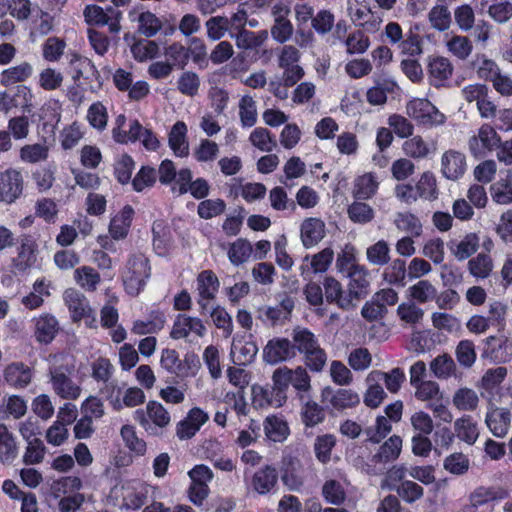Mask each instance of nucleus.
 Here are the masks:
<instances>
[{"label":"nucleus","instance_id":"1","mask_svg":"<svg viewBox=\"0 0 512 512\" xmlns=\"http://www.w3.org/2000/svg\"><path fill=\"white\" fill-rule=\"evenodd\" d=\"M73 371V365L68 363L65 356L59 354L51 358L50 382L54 393L62 399L76 400L81 394V387L71 378Z\"/></svg>","mask_w":512,"mask_h":512},{"label":"nucleus","instance_id":"2","mask_svg":"<svg viewBox=\"0 0 512 512\" xmlns=\"http://www.w3.org/2000/svg\"><path fill=\"white\" fill-rule=\"evenodd\" d=\"M293 345L296 352L304 354L306 366L314 372L323 370L327 356L320 347L316 336L308 329L297 327L292 332Z\"/></svg>","mask_w":512,"mask_h":512},{"label":"nucleus","instance_id":"3","mask_svg":"<svg viewBox=\"0 0 512 512\" xmlns=\"http://www.w3.org/2000/svg\"><path fill=\"white\" fill-rule=\"evenodd\" d=\"M150 276L149 260L143 254H133L127 260L121 274L125 291L131 296L139 295Z\"/></svg>","mask_w":512,"mask_h":512},{"label":"nucleus","instance_id":"4","mask_svg":"<svg viewBox=\"0 0 512 512\" xmlns=\"http://www.w3.org/2000/svg\"><path fill=\"white\" fill-rule=\"evenodd\" d=\"M134 419L150 434H156L157 428H165L171 421L169 412L157 401H149L145 410L137 409Z\"/></svg>","mask_w":512,"mask_h":512},{"label":"nucleus","instance_id":"5","mask_svg":"<svg viewBox=\"0 0 512 512\" xmlns=\"http://www.w3.org/2000/svg\"><path fill=\"white\" fill-rule=\"evenodd\" d=\"M407 115L418 124L436 126L445 122V116L429 100L414 98L406 105Z\"/></svg>","mask_w":512,"mask_h":512},{"label":"nucleus","instance_id":"6","mask_svg":"<svg viewBox=\"0 0 512 512\" xmlns=\"http://www.w3.org/2000/svg\"><path fill=\"white\" fill-rule=\"evenodd\" d=\"M83 15L85 21L90 25L109 27V31L113 34L119 33L121 26L120 20L122 12L114 7H107L106 9L98 5H87L84 8Z\"/></svg>","mask_w":512,"mask_h":512},{"label":"nucleus","instance_id":"7","mask_svg":"<svg viewBox=\"0 0 512 512\" xmlns=\"http://www.w3.org/2000/svg\"><path fill=\"white\" fill-rule=\"evenodd\" d=\"M481 358L495 364H506L512 360V340L504 335L489 336L483 341Z\"/></svg>","mask_w":512,"mask_h":512},{"label":"nucleus","instance_id":"8","mask_svg":"<svg viewBox=\"0 0 512 512\" xmlns=\"http://www.w3.org/2000/svg\"><path fill=\"white\" fill-rule=\"evenodd\" d=\"M402 449V439L393 435L387 439L372 456V468L370 472L374 475L382 474L388 463L394 462L398 459Z\"/></svg>","mask_w":512,"mask_h":512},{"label":"nucleus","instance_id":"9","mask_svg":"<svg viewBox=\"0 0 512 512\" xmlns=\"http://www.w3.org/2000/svg\"><path fill=\"white\" fill-rule=\"evenodd\" d=\"M499 143L500 137L494 128L484 124L479 128L478 134L469 139V149L474 157L483 158L487 152L498 147Z\"/></svg>","mask_w":512,"mask_h":512},{"label":"nucleus","instance_id":"10","mask_svg":"<svg viewBox=\"0 0 512 512\" xmlns=\"http://www.w3.org/2000/svg\"><path fill=\"white\" fill-rule=\"evenodd\" d=\"M296 356V347L287 338H273L263 349V359L268 364H278Z\"/></svg>","mask_w":512,"mask_h":512},{"label":"nucleus","instance_id":"11","mask_svg":"<svg viewBox=\"0 0 512 512\" xmlns=\"http://www.w3.org/2000/svg\"><path fill=\"white\" fill-rule=\"evenodd\" d=\"M33 335L40 344H50L58 334L60 325L56 317L50 313H42L31 320Z\"/></svg>","mask_w":512,"mask_h":512},{"label":"nucleus","instance_id":"12","mask_svg":"<svg viewBox=\"0 0 512 512\" xmlns=\"http://www.w3.org/2000/svg\"><path fill=\"white\" fill-rule=\"evenodd\" d=\"M511 419L512 413L509 409L490 405L485 415V424L495 437L503 438L508 434Z\"/></svg>","mask_w":512,"mask_h":512},{"label":"nucleus","instance_id":"13","mask_svg":"<svg viewBox=\"0 0 512 512\" xmlns=\"http://www.w3.org/2000/svg\"><path fill=\"white\" fill-rule=\"evenodd\" d=\"M191 333L198 337H203L206 334V327L203 321L200 318L185 314L177 315L170 332L171 338L175 340L183 339Z\"/></svg>","mask_w":512,"mask_h":512},{"label":"nucleus","instance_id":"14","mask_svg":"<svg viewBox=\"0 0 512 512\" xmlns=\"http://www.w3.org/2000/svg\"><path fill=\"white\" fill-rule=\"evenodd\" d=\"M23 179L20 172L9 169L0 174V202L12 203L22 193Z\"/></svg>","mask_w":512,"mask_h":512},{"label":"nucleus","instance_id":"15","mask_svg":"<svg viewBox=\"0 0 512 512\" xmlns=\"http://www.w3.org/2000/svg\"><path fill=\"white\" fill-rule=\"evenodd\" d=\"M31 100V90L25 85H17L10 90L0 91V112L8 113L12 108L28 106L31 104Z\"/></svg>","mask_w":512,"mask_h":512},{"label":"nucleus","instance_id":"16","mask_svg":"<svg viewBox=\"0 0 512 512\" xmlns=\"http://www.w3.org/2000/svg\"><path fill=\"white\" fill-rule=\"evenodd\" d=\"M3 378L10 387L23 389L31 383L33 372L28 365L22 362H13L4 369Z\"/></svg>","mask_w":512,"mask_h":512},{"label":"nucleus","instance_id":"17","mask_svg":"<svg viewBox=\"0 0 512 512\" xmlns=\"http://www.w3.org/2000/svg\"><path fill=\"white\" fill-rule=\"evenodd\" d=\"M324 296L328 303L336 304L340 309L350 310L355 307V303L348 297V291L345 292L342 285L333 277H326L323 281Z\"/></svg>","mask_w":512,"mask_h":512},{"label":"nucleus","instance_id":"18","mask_svg":"<svg viewBox=\"0 0 512 512\" xmlns=\"http://www.w3.org/2000/svg\"><path fill=\"white\" fill-rule=\"evenodd\" d=\"M349 277L348 297L355 303L369 293V273L364 266L356 267L347 274Z\"/></svg>","mask_w":512,"mask_h":512},{"label":"nucleus","instance_id":"19","mask_svg":"<svg viewBox=\"0 0 512 512\" xmlns=\"http://www.w3.org/2000/svg\"><path fill=\"white\" fill-rule=\"evenodd\" d=\"M441 171L449 180L459 179L466 171L465 155L455 150L446 151L441 159Z\"/></svg>","mask_w":512,"mask_h":512},{"label":"nucleus","instance_id":"20","mask_svg":"<svg viewBox=\"0 0 512 512\" xmlns=\"http://www.w3.org/2000/svg\"><path fill=\"white\" fill-rule=\"evenodd\" d=\"M64 302L69 309L71 318L78 322L91 315V306L87 298L75 289H67L63 295Z\"/></svg>","mask_w":512,"mask_h":512},{"label":"nucleus","instance_id":"21","mask_svg":"<svg viewBox=\"0 0 512 512\" xmlns=\"http://www.w3.org/2000/svg\"><path fill=\"white\" fill-rule=\"evenodd\" d=\"M453 73V66L449 59L445 57H435L430 59L428 64V77L431 85L434 87H443L450 79Z\"/></svg>","mask_w":512,"mask_h":512},{"label":"nucleus","instance_id":"22","mask_svg":"<svg viewBox=\"0 0 512 512\" xmlns=\"http://www.w3.org/2000/svg\"><path fill=\"white\" fill-rule=\"evenodd\" d=\"M187 132V125L183 121H177L168 134L169 147L178 157H186L189 154Z\"/></svg>","mask_w":512,"mask_h":512},{"label":"nucleus","instance_id":"23","mask_svg":"<svg viewBox=\"0 0 512 512\" xmlns=\"http://www.w3.org/2000/svg\"><path fill=\"white\" fill-rule=\"evenodd\" d=\"M325 236V224L318 218H307L301 224V240L306 248H311Z\"/></svg>","mask_w":512,"mask_h":512},{"label":"nucleus","instance_id":"24","mask_svg":"<svg viewBox=\"0 0 512 512\" xmlns=\"http://www.w3.org/2000/svg\"><path fill=\"white\" fill-rule=\"evenodd\" d=\"M278 482V472L272 466H265L256 471L252 477L253 489L261 494L269 493Z\"/></svg>","mask_w":512,"mask_h":512},{"label":"nucleus","instance_id":"25","mask_svg":"<svg viewBox=\"0 0 512 512\" xmlns=\"http://www.w3.org/2000/svg\"><path fill=\"white\" fill-rule=\"evenodd\" d=\"M405 380L402 369L394 368L390 372L372 371L367 376V383L384 382L388 391L396 393Z\"/></svg>","mask_w":512,"mask_h":512},{"label":"nucleus","instance_id":"26","mask_svg":"<svg viewBox=\"0 0 512 512\" xmlns=\"http://www.w3.org/2000/svg\"><path fill=\"white\" fill-rule=\"evenodd\" d=\"M252 404L255 408L281 407L285 402L276 399V392L270 385L255 384L251 388Z\"/></svg>","mask_w":512,"mask_h":512},{"label":"nucleus","instance_id":"27","mask_svg":"<svg viewBox=\"0 0 512 512\" xmlns=\"http://www.w3.org/2000/svg\"><path fill=\"white\" fill-rule=\"evenodd\" d=\"M455 435L459 440L472 445L479 437L478 424L470 415H463L454 422Z\"/></svg>","mask_w":512,"mask_h":512},{"label":"nucleus","instance_id":"28","mask_svg":"<svg viewBox=\"0 0 512 512\" xmlns=\"http://www.w3.org/2000/svg\"><path fill=\"white\" fill-rule=\"evenodd\" d=\"M509 492L501 487H477L470 495V503L474 507L482 506L490 501L503 500Z\"/></svg>","mask_w":512,"mask_h":512},{"label":"nucleus","instance_id":"29","mask_svg":"<svg viewBox=\"0 0 512 512\" xmlns=\"http://www.w3.org/2000/svg\"><path fill=\"white\" fill-rule=\"evenodd\" d=\"M132 21L138 22V32L147 37H154L162 29V21L152 12L144 11L133 17L129 14Z\"/></svg>","mask_w":512,"mask_h":512},{"label":"nucleus","instance_id":"30","mask_svg":"<svg viewBox=\"0 0 512 512\" xmlns=\"http://www.w3.org/2000/svg\"><path fill=\"white\" fill-rule=\"evenodd\" d=\"M18 455V447L14 435L8 427L0 425V462L3 464L12 463Z\"/></svg>","mask_w":512,"mask_h":512},{"label":"nucleus","instance_id":"31","mask_svg":"<svg viewBox=\"0 0 512 512\" xmlns=\"http://www.w3.org/2000/svg\"><path fill=\"white\" fill-rule=\"evenodd\" d=\"M480 399L477 392L468 387L455 391L452 397L453 406L459 411L472 412L478 408Z\"/></svg>","mask_w":512,"mask_h":512},{"label":"nucleus","instance_id":"32","mask_svg":"<svg viewBox=\"0 0 512 512\" xmlns=\"http://www.w3.org/2000/svg\"><path fill=\"white\" fill-rule=\"evenodd\" d=\"M33 73V67L28 62H22L16 66L5 69L0 74V83L3 86H10L27 80Z\"/></svg>","mask_w":512,"mask_h":512},{"label":"nucleus","instance_id":"33","mask_svg":"<svg viewBox=\"0 0 512 512\" xmlns=\"http://www.w3.org/2000/svg\"><path fill=\"white\" fill-rule=\"evenodd\" d=\"M230 37L235 39L236 46L242 50H253L260 47L267 38V32L255 33L246 29H241L238 33H230Z\"/></svg>","mask_w":512,"mask_h":512},{"label":"nucleus","instance_id":"34","mask_svg":"<svg viewBox=\"0 0 512 512\" xmlns=\"http://www.w3.org/2000/svg\"><path fill=\"white\" fill-rule=\"evenodd\" d=\"M166 319L162 312L153 311L147 320L134 322L132 332L137 335L153 334L163 329Z\"/></svg>","mask_w":512,"mask_h":512},{"label":"nucleus","instance_id":"35","mask_svg":"<svg viewBox=\"0 0 512 512\" xmlns=\"http://www.w3.org/2000/svg\"><path fill=\"white\" fill-rule=\"evenodd\" d=\"M35 241L29 235H22L20 237V246L18 248V257L16 259L15 265L20 270H25L26 268L32 266L36 261L35 255Z\"/></svg>","mask_w":512,"mask_h":512},{"label":"nucleus","instance_id":"36","mask_svg":"<svg viewBox=\"0 0 512 512\" xmlns=\"http://www.w3.org/2000/svg\"><path fill=\"white\" fill-rule=\"evenodd\" d=\"M198 296L206 298H215L218 292L220 283L211 270H204L200 272L196 279Z\"/></svg>","mask_w":512,"mask_h":512},{"label":"nucleus","instance_id":"37","mask_svg":"<svg viewBox=\"0 0 512 512\" xmlns=\"http://www.w3.org/2000/svg\"><path fill=\"white\" fill-rule=\"evenodd\" d=\"M399 498L407 504H413L424 496V488L413 480L402 481L396 486L391 487Z\"/></svg>","mask_w":512,"mask_h":512},{"label":"nucleus","instance_id":"38","mask_svg":"<svg viewBox=\"0 0 512 512\" xmlns=\"http://www.w3.org/2000/svg\"><path fill=\"white\" fill-rule=\"evenodd\" d=\"M264 431L267 438L273 442H283L289 434L287 423L277 416H268L265 419Z\"/></svg>","mask_w":512,"mask_h":512},{"label":"nucleus","instance_id":"39","mask_svg":"<svg viewBox=\"0 0 512 512\" xmlns=\"http://www.w3.org/2000/svg\"><path fill=\"white\" fill-rule=\"evenodd\" d=\"M394 224L397 229L414 237L422 235L423 226L420 219L411 212H399L395 215Z\"/></svg>","mask_w":512,"mask_h":512},{"label":"nucleus","instance_id":"40","mask_svg":"<svg viewBox=\"0 0 512 512\" xmlns=\"http://www.w3.org/2000/svg\"><path fill=\"white\" fill-rule=\"evenodd\" d=\"M69 66L74 80H78L81 77L88 78L97 73V69L90 59L76 53L69 56Z\"/></svg>","mask_w":512,"mask_h":512},{"label":"nucleus","instance_id":"41","mask_svg":"<svg viewBox=\"0 0 512 512\" xmlns=\"http://www.w3.org/2000/svg\"><path fill=\"white\" fill-rule=\"evenodd\" d=\"M258 352V347L253 341L244 343H233L231 347V356L233 362L237 365H247L251 363Z\"/></svg>","mask_w":512,"mask_h":512},{"label":"nucleus","instance_id":"42","mask_svg":"<svg viewBox=\"0 0 512 512\" xmlns=\"http://www.w3.org/2000/svg\"><path fill=\"white\" fill-rule=\"evenodd\" d=\"M359 403V395L351 389H338L330 398L331 406L338 411L353 408Z\"/></svg>","mask_w":512,"mask_h":512},{"label":"nucleus","instance_id":"43","mask_svg":"<svg viewBox=\"0 0 512 512\" xmlns=\"http://www.w3.org/2000/svg\"><path fill=\"white\" fill-rule=\"evenodd\" d=\"M252 252L253 248L251 243L246 239L238 238L230 245L228 258L233 265L239 266L248 261Z\"/></svg>","mask_w":512,"mask_h":512},{"label":"nucleus","instance_id":"44","mask_svg":"<svg viewBox=\"0 0 512 512\" xmlns=\"http://www.w3.org/2000/svg\"><path fill=\"white\" fill-rule=\"evenodd\" d=\"M378 182L373 174L367 173L359 176L354 185V197L361 200L371 198L377 191Z\"/></svg>","mask_w":512,"mask_h":512},{"label":"nucleus","instance_id":"45","mask_svg":"<svg viewBox=\"0 0 512 512\" xmlns=\"http://www.w3.org/2000/svg\"><path fill=\"white\" fill-rule=\"evenodd\" d=\"M291 369L287 367L277 368L272 375L273 384L270 385L276 392V399L278 401L286 402L287 389L291 385Z\"/></svg>","mask_w":512,"mask_h":512},{"label":"nucleus","instance_id":"46","mask_svg":"<svg viewBox=\"0 0 512 512\" xmlns=\"http://www.w3.org/2000/svg\"><path fill=\"white\" fill-rule=\"evenodd\" d=\"M430 369L438 379H448L454 375L456 364L448 354L438 355L430 363Z\"/></svg>","mask_w":512,"mask_h":512},{"label":"nucleus","instance_id":"47","mask_svg":"<svg viewBox=\"0 0 512 512\" xmlns=\"http://www.w3.org/2000/svg\"><path fill=\"white\" fill-rule=\"evenodd\" d=\"M114 373L115 367L108 358L99 357L91 363V377L98 383H109Z\"/></svg>","mask_w":512,"mask_h":512},{"label":"nucleus","instance_id":"48","mask_svg":"<svg viewBox=\"0 0 512 512\" xmlns=\"http://www.w3.org/2000/svg\"><path fill=\"white\" fill-rule=\"evenodd\" d=\"M239 117L241 126L250 128L257 122L256 102L249 95H244L239 101Z\"/></svg>","mask_w":512,"mask_h":512},{"label":"nucleus","instance_id":"49","mask_svg":"<svg viewBox=\"0 0 512 512\" xmlns=\"http://www.w3.org/2000/svg\"><path fill=\"white\" fill-rule=\"evenodd\" d=\"M77 284L87 291H95L100 283L99 273L92 267L82 266L74 271Z\"/></svg>","mask_w":512,"mask_h":512},{"label":"nucleus","instance_id":"50","mask_svg":"<svg viewBox=\"0 0 512 512\" xmlns=\"http://www.w3.org/2000/svg\"><path fill=\"white\" fill-rule=\"evenodd\" d=\"M249 140L253 146L264 152H271L277 146L276 138L263 127L255 128L251 132Z\"/></svg>","mask_w":512,"mask_h":512},{"label":"nucleus","instance_id":"51","mask_svg":"<svg viewBox=\"0 0 512 512\" xmlns=\"http://www.w3.org/2000/svg\"><path fill=\"white\" fill-rule=\"evenodd\" d=\"M415 187L418 198L433 201L438 197L436 178L431 172H424Z\"/></svg>","mask_w":512,"mask_h":512},{"label":"nucleus","instance_id":"52","mask_svg":"<svg viewBox=\"0 0 512 512\" xmlns=\"http://www.w3.org/2000/svg\"><path fill=\"white\" fill-rule=\"evenodd\" d=\"M164 55L173 67L184 69L189 61V50L180 42H173L164 49Z\"/></svg>","mask_w":512,"mask_h":512},{"label":"nucleus","instance_id":"53","mask_svg":"<svg viewBox=\"0 0 512 512\" xmlns=\"http://www.w3.org/2000/svg\"><path fill=\"white\" fill-rule=\"evenodd\" d=\"M366 256L372 265L384 266L390 260V247L385 240H379L367 248Z\"/></svg>","mask_w":512,"mask_h":512},{"label":"nucleus","instance_id":"54","mask_svg":"<svg viewBox=\"0 0 512 512\" xmlns=\"http://www.w3.org/2000/svg\"><path fill=\"white\" fill-rule=\"evenodd\" d=\"M408 276V270L406 267V262L402 259H395L392 263L385 269L384 279L394 285L405 286V278Z\"/></svg>","mask_w":512,"mask_h":512},{"label":"nucleus","instance_id":"55","mask_svg":"<svg viewBox=\"0 0 512 512\" xmlns=\"http://www.w3.org/2000/svg\"><path fill=\"white\" fill-rule=\"evenodd\" d=\"M49 155L48 146L40 143L28 144L21 148L20 158L27 163H38L47 160Z\"/></svg>","mask_w":512,"mask_h":512},{"label":"nucleus","instance_id":"56","mask_svg":"<svg viewBox=\"0 0 512 512\" xmlns=\"http://www.w3.org/2000/svg\"><path fill=\"white\" fill-rule=\"evenodd\" d=\"M120 435L125 445L137 455H144L146 452V442L138 438L135 428L131 425H123L120 430Z\"/></svg>","mask_w":512,"mask_h":512},{"label":"nucleus","instance_id":"57","mask_svg":"<svg viewBox=\"0 0 512 512\" xmlns=\"http://www.w3.org/2000/svg\"><path fill=\"white\" fill-rule=\"evenodd\" d=\"M200 77L193 71L183 72L177 80V88L183 95L193 97L200 88Z\"/></svg>","mask_w":512,"mask_h":512},{"label":"nucleus","instance_id":"58","mask_svg":"<svg viewBox=\"0 0 512 512\" xmlns=\"http://www.w3.org/2000/svg\"><path fill=\"white\" fill-rule=\"evenodd\" d=\"M410 296L418 303H426L436 297V288L428 280H420L409 287Z\"/></svg>","mask_w":512,"mask_h":512},{"label":"nucleus","instance_id":"59","mask_svg":"<svg viewBox=\"0 0 512 512\" xmlns=\"http://www.w3.org/2000/svg\"><path fill=\"white\" fill-rule=\"evenodd\" d=\"M322 495L325 501L332 505H340L345 501L346 493L340 482L327 480L322 487Z\"/></svg>","mask_w":512,"mask_h":512},{"label":"nucleus","instance_id":"60","mask_svg":"<svg viewBox=\"0 0 512 512\" xmlns=\"http://www.w3.org/2000/svg\"><path fill=\"white\" fill-rule=\"evenodd\" d=\"M397 315L406 324L415 325L422 320L424 311L414 302H403L397 308Z\"/></svg>","mask_w":512,"mask_h":512},{"label":"nucleus","instance_id":"61","mask_svg":"<svg viewBox=\"0 0 512 512\" xmlns=\"http://www.w3.org/2000/svg\"><path fill=\"white\" fill-rule=\"evenodd\" d=\"M229 19L225 16H213L205 22L207 37L211 41L223 38L228 30Z\"/></svg>","mask_w":512,"mask_h":512},{"label":"nucleus","instance_id":"62","mask_svg":"<svg viewBox=\"0 0 512 512\" xmlns=\"http://www.w3.org/2000/svg\"><path fill=\"white\" fill-rule=\"evenodd\" d=\"M336 444V439L332 434L320 435L315 439L314 452L316 458L327 463L330 460L331 451Z\"/></svg>","mask_w":512,"mask_h":512},{"label":"nucleus","instance_id":"63","mask_svg":"<svg viewBox=\"0 0 512 512\" xmlns=\"http://www.w3.org/2000/svg\"><path fill=\"white\" fill-rule=\"evenodd\" d=\"M492 260L491 258L483 253L478 254L468 262V268L470 273L477 278H487L492 271Z\"/></svg>","mask_w":512,"mask_h":512},{"label":"nucleus","instance_id":"64","mask_svg":"<svg viewBox=\"0 0 512 512\" xmlns=\"http://www.w3.org/2000/svg\"><path fill=\"white\" fill-rule=\"evenodd\" d=\"M302 421L306 426L313 427L325 418L323 408L314 401L307 400L302 408Z\"/></svg>","mask_w":512,"mask_h":512}]
</instances>
